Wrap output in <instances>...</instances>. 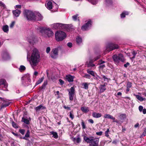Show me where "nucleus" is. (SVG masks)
Segmentation results:
<instances>
[{"mask_svg": "<svg viewBox=\"0 0 146 146\" xmlns=\"http://www.w3.org/2000/svg\"><path fill=\"white\" fill-rule=\"evenodd\" d=\"M5 5L2 2L0 1V6L5 7Z\"/></svg>", "mask_w": 146, "mask_h": 146, "instance_id": "obj_48", "label": "nucleus"}, {"mask_svg": "<svg viewBox=\"0 0 146 146\" xmlns=\"http://www.w3.org/2000/svg\"><path fill=\"white\" fill-rule=\"evenodd\" d=\"M104 117L106 118L110 119L113 120H115V118L109 114H105L104 115Z\"/></svg>", "mask_w": 146, "mask_h": 146, "instance_id": "obj_23", "label": "nucleus"}, {"mask_svg": "<svg viewBox=\"0 0 146 146\" xmlns=\"http://www.w3.org/2000/svg\"><path fill=\"white\" fill-rule=\"evenodd\" d=\"M105 63V62L104 61H102V60H100L98 63L99 64H102Z\"/></svg>", "mask_w": 146, "mask_h": 146, "instance_id": "obj_55", "label": "nucleus"}, {"mask_svg": "<svg viewBox=\"0 0 146 146\" xmlns=\"http://www.w3.org/2000/svg\"><path fill=\"white\" fill-rule=\"evenodd\" d=\"M15 24V21H13L11 23V24L10 27L11 28H13Z\"/></svg>", "mask_w": 146, "mask_h": 146, "instance_id": "obj_47", "label": "nucleus"}, {"mask_svg": "<svg viewBox=\"0 0 146 146\" xmlns=\"http://www.w3.org/2000/svg\"><path fill=\"white\" fill-rule=\"evenodd\" d=\"M81 110L82 112L86 113L89 111V108L86 106L82 107L81 108Z\"/></svg>", "mask_w": 146, "mask_h": 146, "instance_id": "obj_21", "label": "nucleus"}, {"mask_svg": "<svg viewBox=\"0 0 146 146\" xmlns=\"http://www.w3.org/2000/svg\"><path fill=\"white\" fill-rule=\"evenodd\" d=\"M81 141V139L79 137H78L76 138H74V143L76 145H77L80 143Z\"/></svg>", "mask_w": 146, "mask_h": 146, "instance_id": "obj_18", "label": "nucleus"}, {"mask_svg": "<svg viewBox=\"0 0 146 146\" xmlns=\"http://www.w3.org/2000/svg\"><path fill=\"white\" fill-rule=\"evenodd\" d=\"M135 96L136 98L140 101L141 102L143 101H145L146 98H143L141 97L140 96L138 95H135Z\"/></svg>", "mask_w": 146, "mask_h": 146, "instance_id": "obj_25", "label": "nucleus"}, {"mask_svg": "<svg viewBox=\"0 0 146 146\" xmlns=\"http://www.w3.org/2000/svg\"><path fill=\"white\" fill-rule=\"evenodd\" d=\"M139 109L140 112H141L143 109V107L141 106H139Z\"/></svg>", "mask_w": 146, "mask_h": 146, "instance_id": "obj_50", "label": "nucleus"}, {"mask_svg": "<svg viewBox=\"0 0 146 146\" xmlns=\"http://www.w3.org/2000/svg\"><path fill=\"white\" fill-rule=\"evenodd\" d=\"M87 72L88 74H90L94 76H95L94 73L93 71H90L89 70H87Z\"/></svg>", "mask_w": 146, "mask_h": 146, "instance_id": "obj_33", "label": "nucleus"}, {"mask_svg": "<svg viewBox=\"0 0 146 146\" xmlns=\"http://www.w3.org/2000/svg\"><path fill=\"white\" fill-rule=\"evenodd\" d=\"M136 53H137L135 51H133L132 52V54L133 55V56L132 58V59L134 58H135Z\"/></svg>", "mask_w": 146, "mask_h": 146, "instance_id": "obj_49", "label": "nucleus"}, {"mask_svg": "<svg viewBox=\"0 0 146 146\" xmlns=\"http://www.w3.org/2000/svg\"><path fill=\"white\" fill-rule=\"evenodd\" d=\"M22 121L27 124H29V121L27 119L24 117L22 118Z\"/></svg>", "mask_w": 146, "mask_h": 146, "instance_id": "obj_30", "label": "nucleus"}, {"mask_svg": "<svg viewBox=\"0 0 146 146\" xmlns=\"http://www.w3.org/2000/svg\"><path fill=\"white\" fill-rule=\"evenodd\" d=\"M120 118L122 119H124L126 117V115L125 114H122L119 116Z\"/></svg>", "mask_w": 146, "mask_h": 146, "instance_id": "obj_36", "label": "nucleus"}, {"mask_svg": "<svg viewBox=\"0 0 146 146\" xmlns=\"http://www.w3.org/2000/svg\"><path fill=\"white\" fill-rule=\"evenodd\" d=\"M12 125L13 127L15 128H17L18 127L17 126V125L15 123L14 121H13L12 122Z\"/></svg>", "mask_w": 146, "mask_h": 146, "instance_id": "obj_42", "label": "nucleus"}, {"mask_svg": "<svg viewBox=\"0 0 146 146\" xmlns=\"http://www.w3.org/2000/svg\"><path fill=\"white\" fill-rule=\"evenodd\" d=\"M99 140V139H98V140H95L93 143H92L90 144L89 146H98Z\"/></svg>", "mask_w": 146, "mask_h": 146, "instance_id": "obj_26", "label": "nucleus"}, {"mask_svg": "<svg viewBox=\"0 0 146 146\" xmlns=\"http://www.w3.org/2000/svg\"><path fill=\"white\" fill-rule=\"evenodd\" d=\"M47 84V80H45L44 82L42 84V88H44L46 86Z\"/></svg>", "mask_w": 146, "mask_h": 146, "instance_id": "obj_38", "label": "nucleus"}, {"mask_svg": "<svg viewBox=\"0 0 146 146\" xmlns=\"http://www.w3.org/2000/svg\"><path fill=\"white\" fill-rule=\"evenodd\" d=\"M118 48L119 46L113 43H110L108 44L105 51L106 52H109L110 51L117 49Z\"/></svg>", "mask_w": 146, "mask_h": 146, "instance_id": "obj_7", "label": "nucleus"}, {"mask_svg": "<svg viewBox=\"0 0 146 146\" xmlns=\"http://www.w3.org/2000/svg\"><path fill=\"white\" fill-rule=\"evenodd\" d=\"M59 80V82L60 83V84L61 85H63L64 84V81H63V80H62V79H60Z\"/></svg>", "mask_w": 146, "mask_h": 146, "instance_id": "obj_45", "label": "nucleus"}, {"mask_svg": "<svg viewBox=\"0 0 146 146\" xmlns=\"http://www.w3.org/2000/svg\"><path fill=\"white\" fill-rule=\"evenodd\" d=\"M84 77H86L87 78H90V75L88 74H85Z\"/></svg>", "mask_w": 146, "mask_h": 146, "instance_id": "obj_52", "label": "nucleus"}, {"mask_svg": "<svg viewBox=\"0 0 146 146\" xmlns=\"http://www.w3.org/2000/svg\"><path fill=\"white\" fill-rule=\"evenodd\" d=\"M9 105V103H7L6 104H3L1 105V108H3L4 107H6L7 106H8Z\"/></svg>", "mask_w": 146, "mask_h": 146, "instance_id": "obj_40", "label": "nucleus"}, {"mask_svg": "<svg viewBox=\"0 0 146 146\" xmlns=\"http://www.w3.org/2000/svg\"><path fill=\"white\" fill-rule=\"evenodd\" d=\"M83 137L85 141L89 143H94L95 140H98V139L97 138H94V137L92 136L88 137L86 136H84Z\"/></svg>", "mask_w": 146, "mask_h": 146, "instance_id": "obj_8", "label": "nucleus"}, {"mask_svg": "<svg viewBox=\"0 0 146 146\" xmlns=\"http://www.w3.org/2000/svg\"><path fill=\"white\" fill-rule=\"evenodd\" d=\"M58 50L57 48L53 49L51 52L50 56L53 58H56L58 55Z\"/></svg>", "mask_w": 146, "mask_h": 146, "instance_id": "obj_9", "label": "nucleus"}, {"mask_svg": "<svg viewBox=\"0 0 146 146\" xmlns=\"http://www.w3.org/2000/svg\"><path fill=\"white\" fill-rule=\"evenodd\" d=\"M2 29L4 32L7 33L9 31V26L7 25H3L2 27Z\"/></svg>", "mask_w": 146, "mask_h": 146, "instance_id": "obj_20", "label": "nucleus"}, {"mask_svg": "<svg viewBox=\"0 0 146 146\" xmlns=\"http://www.w3.org/2000/svg\"><path fill=\"white\" fill-rule=\"evenodd\" d=\"M113 58L115 63H118L120 61L123 62L125 59L123 55L121 54H115L113 56Z\"/></svg>", "mask_w": 146, "mask_h": 146, "instance_id": "obj_5", "label": "nucleus"}, {"mask_svg": "<svg viewBox=\"0 0 146 146\" xmlns=\"http://www.w3.org/2000/svg\"><path fill=\"white\" fill-rule=\"evenodd\" d=\"M100 68H104L105 67V65H102L100 66Z\"/></svg>", "mask_w": 146, "mask_h": 146, "instance_id": "obj_61", "label": "nucleus"}, {"mask_svg": "<svg viewBox=\"0 0 146 146\" xmlns=\"http://www.w3.org/2000/svg\"><path fill=\"white\" fill-rule=\"evenodd\" d=\"M69 92V98L70 100H72L73 99V87H72L70 89L68 90Z\"/></svg>", "mask_w": 146, "mask_h": 146, "instance_id": "obj_14", "label": "nucleus"}, {"mask_svg": "<svg viewBox=\"0 0 146 146\" xmlns=\"http://www.w3.org/2000/svg\"><path fill=\"white\" fill-rule=\"evenodd\" d=\"M38 74V72L36 71H35L34 73V75H35V76H37Z\"/></svg>", "mask_w": 146, "mask_h": 146, "instance_id": "obj_63", "label": "nucleus"}, {"mask_svg": "<svg viewBox=\"0 0 146 146\" xmlns=\"http://www.w3.org/2000/svg\"><path fill=\"white\" fill-rule=\"evenodd\" d=\"M129 64L128 62H127L126 64H125L124 65V66L125 67L127 68Z\"/></svg>", "mask_w": 146, "mask_h": 146, "instance_id": "obj_59", "label": "nucleus"}, {"mask_svg": "<svg viewBox=\"0 0 146 146\" xmlns=\"http://www.w3.org/2000/svg\"><path fill=\"white\" fill-rule=\"evenodd\" d=\"M90 83L88 84L87 83L85 82L82 84V86H83V88L85 89H88V85Z\"/></svg>", "mask_w": 146, "mask_h": 146, "instance_id": "obj_29", "label": "nucleus"}, {"mask_svg": "<svg viewBox=\"0 0 146 146\" xmlns=\"http://www.w3.org/2000/svg\"><path fill=\"white\" fill-rule=\"evenodd\" d=\"M92 115L94 117L98 118L102 116V114L100 113L94 112L92 113Z\"/></svg>", "mask_w": 146, "mask_h": 146, "instance_id": "obj_19", "label": "nucleus"}, {"mask_svg": "<svg viewBox=\"0 0 146 146\" xmlns=\"http://www.w3.org/2000/svg\"><path fill=\"white\" fill-rule=\"evenodd\" d=\"M106 1L108 3H112L111 0H106Z\"/></svg>", "mask_w": 146, "mask_h": 146, "instance_id": "obj_60", "label": "nucleus"}, {"mask_svg": "<svg viewBox=\"0 0 146 146\" xmlns=\"http://www.w3.org/2000/svg\"><path fill=\"white\" fill-rule=\"evenodd\" d=\"M88 121L89 122L92 123H93L94 122V121L92 119H89L88 120Z\"/></svg>", "mask_w": 146, "mask_h": 146, "instance_id": "obj_57", "label": "nucleus"}, {"mask_svg": "<svg viewBox=\"0 0 146 146\" xmlns=\"http://www.w3.org/2000/svg\"><path fill=\"white\" fill-rule=\"evenodd\" d=\"M102 131H100L99 132H98L96 133V134L97 135H101L102 134Z\"/></svg>", "mask_w": 146, "mask_h": 146, "instance_id": "obj_56", "label": "nucleus"}, {"mask_svg": "<svg viewBox=\"0 0 146 146\" xmlns=\"http://www.w3.org/2000/svg\"><path fill=\"white\" fill-rule=\"evenodd\" d=\"M91 21H88L85 25H83L81 28V29L82 31H85L88 29V28L91 26Z\"/></svg>", "mask_w": 146, "mask_h": 146, "instance_id": "obj_11", "label": "nucleus"}, {"mask_svg": "<svg viewBox=\"0 0 146 146\" xmlns=\"http://www.w3.org/2000/svg\"><path fill=\"white\" fill-rule=\"evenodd\" d=\"M53 28L56 29L70 28V25H66L60 23H56L52 25Z\"/></svg>", "mask_w": 146, "mask_h": 146, "instance_id": "obj_6", "label": "nucleus"}, {"mask_svg": "<svg viewBox=\"0 0 146 146\" xmlns=\"http://www.w3.org/2000/svg\"><path fill=\"white\" fill-rule=\"evenodd\" d=\"M31 49V54L29 58V61L32 68L35 70V67L40 61V56L37 49L33 48Z\"/></svg>", "mask_w": 146, "mask_h": 146, "instance_id": "obj_1", "label": "nucleus"}, {"mask_svg": "<svg viewBox=\"0 0 146 146\" xmlns=\"http://www.w3.org/2000/svg\"><path fill=\"white\" fill-rule=\"evenodd\" d=\"M143 113L144 114H145L146 113V109H144L143 110Z\"/></svg>", "mask_w": 146, "mask_h": 146, "instance_id": "obj_62", "label": "nucleus"}, {"mask_svg": "<svg viewBox=\"0 0 146 146\" xmlns=\"http://www.w3.org/2000/svg\"><path fill=\"white\" fill-rule=\"evenodd\" d=\"M67 45L69 47L71 48L72 46V43L71 42H68L67 43Z\"/></svg>", "mask_w": 146, "mask_h": 146, "instance_id": "obj_54", "label": "nucleus"}, {"mask_svg": "<svg viewBox=\"0 0 146 146\" xmlns=\"http://www.w3.org/2000/svg\"><path fill=\"white\" fill-rule=\"evenodd\" d=\"M109 132V129H108L107 131L105 132V136L107 137H108L109 136L108 133Z\"/></svg>", "mask_w": 146, "mask_h": 146, "instance_id": "obj_41", "label": "nucleus"}, {"mask_svg": "<svg viewBox=\"0 0 146 146\" xmlns=\"http://www.w3.org/2000/svg\"><path fill=\"white\" fill-rule=\"evenodd\" d=\"M45 107L43 106L42 105H40L39 106L36 107L35 108V110L36 111H39L40 110L44 109L45 108Z\"/></svg>", "mask_w": 146, "mask_h": 146, "instance_id": "obj_24", "label": "nucleus"}, {"mask_svg": "<svg viewBox=\"0 0 146 146\" xmlns=\"http://www.w3.org/2000/svg\"><path fill=\"white\" fill-rule=\"evenodd\" d=\"M30 132L29 130H28L25 135V137H28L29 136Z\"/></svg>", "mask_w": 146, "mask_h": 146, "instance_id": "obj_44", "label": "nucleus"}, {"mask_svg": "<svg viewBox=\"0 0 146 146\" xmlns=\"http://www.w3.org/2000/svg\"><path fill=\"white\" fill-rule=\"evenodd\" d=\"M25 130L23 129H21L19 130V132L22 135H24L25 133Z\"/></svg>", "mask_w": 146, "mask_h": 146, "instance_id": "obj_46", "label": "nucleus"}, {"mask_svg": "<svg viewBox=\"0 0 146 146\" xmlns=\"http://www.w3.org/2000/svg\"><path fill=\"white\" fill-rule=\"evenodd\" d=\"M44 79V76H43L41 78H39V80L37 81L36 82L35 84V86H36L41 83L42 82Z\"/></svg>", "mask_w": 146, "mask_h": 146, "instance_id": "obj_27", "label": "nucleus"}, {"mask_svg": "<svg viewBox=\"0 0 146 146\" xmlns=\"http://www.w3.org/2000/svg\"><path fill=\"white\" fill-rule=\"evenodd\" d=\"M103 78L104 79V81H106V82H108V78L106 77V76H102Z\"/></svg>", "mask_w": 146, "mask_h": 146, "instance_id": "obj_43", "label": "nucleus"}, {"mask_svg": "<svg viewBox=\"0 0 146 146\" xmlns=\"http://www.w3.org/2000/svg\"><path fill=\"white\" fill-rule=\"evenodd\" d=\"M143 135L144 136H145L146 135V130H145L144 132L143 133Z\"/></svg>", "mask_w": 146, "mask_h": 146, "instance_id": "obj_64", "label": "nucleus"}, {"mask_svg": "<svg viewBox=\"0 0 146 146\" xmlns=\"http://www.w3.org/2000/svg\"><path fill=\"white\" fill-rule=\"evenodd\" d=\"M45 5L50 10L52 9V4L50 1H48L47 4H45Z\"/></svg>", "mask_w": 146, "mask_h": 146, "instance_id": "obj_22", "label": "nucleus"}, {"mask_svg": "<svg viewBox=\"0 0 146 146\" xmlns=\"http://www.w3.org/2000/svg\"><path fill=\"white\" fill-rule=\"evenodd\" d=\"M50 48L49 47H47L46 48V51L47 53H48L50 51Z\"/></svg>", "mask_w": 146, "mask_h": 146, "instance_id": "obj_51", "label": "nucleus"}, {"mask_svg": "<svg viewBox=\"0 0 146 146\" xmlns=\"http://www.w3.org/2000/svg\"><path fill=\"white\" fill-rule=\"evenodd\" d=\"M8 84L5 80H0V89L2 88L3 87L6 88Z\"/></svg>", "mask_w": 146, "mask_h": 146, "instance_id": "obj_12", "label": "nucleus"}, {"mask_svg": "<svg viewBox=\"0 0 146 146\" xmlns=\"http://www.w3.org/2000/svg\"><path fill=\"white\" fill-rule=\"evenodd\" d=\"M121 18H124L125 17V13L124 12H123L122 14L121 15Z\"/></svg>", "mask_w": 146, "mask_h": 146, "instance_id": "obj_58", "label": "nucleus"}, {"mask_svg": "<svg viewBox=\"0 0 146 146\" xmlns=\"http://www.w3.org/2000/svg\"><path fill=\"white\" fill-rule=\"evenodd\" d=\"M42 17L40 13H38L35 15V20L40 21L42 20Z\"/></svg>", "mask_w": 146, "mask_h": 146, "instance_id": "obj_16", "label": "nucleus"}, {"mask_svg": "<svg viewBox=\"0 0 146 146\" xmlns=\"http://www.w3.org/2000/svg\"><path fill=\"white\" fill-rule=\"evenodd\" d=\"M81 125L83 129H85L86 128V124L83 120L81 122Z\"/></svg>", "mask_w": 146, "mask_h": 146, "instance_id": "obj_37", "label": "nucleus"}, {"mask_svg": "<svg viewBox=\"0 0 146 146\" xmlns=\"http://www.w3.org/2000/svg\"><path fill=\"white\" fill-rule=\"evenodd\" d=\"M100 58V56H99L97 57L95 59L90 60L89 62H87L88 66V67H93L95 66V64H93V62L98 60Z\"/></svg>", "mask_w": 146, "mask_h": 146, "instance_id": "obj_10", "label": "nucleus"}, {"mask_svg": "<svg viewBox=\"0 0 146 146\" xmlns=\"http://www.w3.org/2000/svg\"><path fill=\"white\" fill-rule=\"evenodd\" d=\"M66 37V33L62 31H57L55 34L56 40L57 41H61L65 39Z\"/></svg>", "mask_w": 146, "mask_h": 146, "instance_id": "obj_3", "label": "nucleus"}, {"mask_svg": "<svg viewBox=\"0 0 146 146\" xmlns=\"http://www.w3.org/2000/svg\"><path fill=\"white\" fill-rule=\"evenodd\" d=\"M21 8V5H16L15 7V8L16 9H20Z\"/></svg>", "mask_w": 146, "mask_h": 146, "instance_id": "obj_53", "label": "nucleus"}, {"mask_svg": "<svg viewBox=\"0 0 146 146\" xmlns=\"http://www.w3.org/2000/svg\"><path fill=\"white\" fill-rule=\"evenodd\" d=\"M35 38L33 37H30L29 38V39H28V41L31 43L33 42V41H34Z\"/></svg>", "mask_w": 146, "mask_h": 146, "instance_id": "obj_35", "label": "nucleus"}, {"mask_svg": "<svg viewBox=\"0 0 146 146\" xmlns=\"http://www.w3.org/2000/svg\"><path fill=\"white\" fill-rule=\"evenodd\" d=\"M51 134L53 135V136L55 138L58 137L57 134L56 132L52 131L51 132Z\"/></svg>", "mask_w": 146, "mask_h": 146, "instance_id": "obj_32", "label": "nucleus"}, {"mask_svg": "<svg viewBox=\"0 0 146 146\" xmlns=\"http://www.w3.org/2000/svg\"><path fill=\"white\" fill-rule=\"evenodd\" d=\"M76 41L78 44H79L82 42V38L79 36H78L76 38Z\"/></svg>", "mask_w": 146, "mask_h": 146, "instance_id": "obj_31", "label": "nucleus"}, {"mask_svg": "<svg viewBox=\"0 0 146 146\" xmlns=\"http://www.w3.org/2000/svg\"><path fill=\"white\" fill-rule=\"evenodd\" d=\"M107 84L105 82L103 84H101L100 85L99 87L100 92V93L104 92L106 90V86Z\"/></svg>", "mask_w": 146, "mask_h": 146, "instance_id": "obj_13", "label": "nucleus"}, {"mask_svg": "<svg viewBox=\"0 0 146 146\" xmlns=\"http://www.w3.org/2000/svg\"><path fill=\"white\" fill-rule=\"evenodd\" d=\"M65 79L69 82H72L73 81V76L70 75H66V76Z\"/></svg>", "mask_w": 146, "mask_h": 146, "instance_id": "obj_17", "label": "nucleus"}, {"mask_svg": "<svg viewBox=\"0 0 146 146\" xmlns=\"http://www.w3.org/2000/svg\"><path fill=\"white\" fill-rule=\"evenodd\" d=\"M21 12V11L19 9H16L13 11V15L16 17L19 16Z\"/></svg>", "mask_w": 146, "mask_h": 146, "instance_id": "obj_15", "label": "nucleus"}, {"mask_svg": "<svg viewBox=\"0 0 146 146\" xmlns=\"http://www.w3.org/2000/svg\"><path fill=\"white\" fill-rule=\"evenodd\" d=\"M79 17H78V15L77 14L76 15L74 16V21H77L78 22V23H79Z\"/></svg>", "mask_w": 146, "mask_h": 146, "instance_id": "obj_28", "label": "nucleus"}, {"mask_svg": "<svg viewBox=\"0 0 146 146\" xmlns=\"http://www.w3.org/2000/svg\"><path fill=\"white\" fill-rule=\"evenodd\" d=\"M25 66L23 65H21L20 66V68H19V70L22 72L23 71L25 70Z\"/></svg>", "mask_w": 146, "mask_h": 146, "instance_id": "obj_34", "label": "nucleus"}, {"mask_svg": "<svg viewBox=\"0 0 146 146\" xmlns=\"http://www.w3.org/2000/svg\"><path fill=\"white\" fill-rule=\"evenodd\" d=\"M24 16L28 20H35V15L32 11L27 10L25 11L24 13Z\"/></svg>", "mask_w": 146, "mask_h": 146, "instance_id": "obj_4", "label": "nucleus"}, {"mask_svg": "<svg viewBox=\"0 0 146 146\" xmlns=\"http://www.w3.org/2000/svg\"><path fill=\"white\" fill-rule=\"evenodd\" d=\"M40 35L44 37H50L53 35V33L49 28L46 27H42L39 29Z\"/></svg>", "mask_w": 146, "mask_h": 146, "instance_id": "obj_2", "label": "nucleus"}, {"mask_svg": "<svg viewBox=\"0 0 146 146\" xmlns=\"http://www.w3.org/2000/svg\"><path fill=\"white\" fill-rule=\"evenodd\" d=\"M131 86L132 84L131 83L129 82H128L127 85V87L128 88H130L131 87Z\"/></svg>", "mask_w": 146, "mask_h": 146, "instance_id": "obj_39", "label": "nucleus"}]
</instances>
